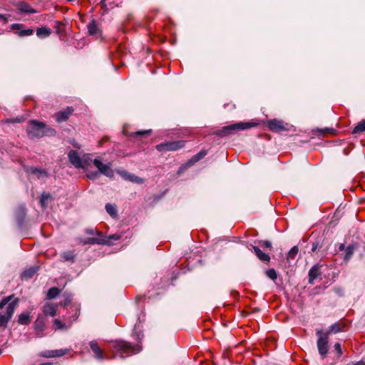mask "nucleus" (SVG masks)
I'll return each instance as SVG.
<instances>
[{"label": "nucleus", "mask_w": 365, "mask_h": 365, "mask_svg": "<svg viewBox=\"0 0 365 365\" xmlns=\"http://www.w3.org/2000/svg\"><path fill=\"white\" fill-rule=\"evenodd\" d=\"M13 295L6 297L0 302V327L6 328L18 305L19 299L11 301Z\"/></svg>", "instance_id": "obj_1"}, {"label": "nucleus", "mask_w": 365, "mask_h": 365, "mask_svg": "<svg viewBox=\"0 0 365 365\" xmlns=\"http://www.w3.org/2000/svg\"><path fill=\"white\" fill-rule=\"evenodd\" d=\"M26 132L29 138H40L44 135H54L56 131L54 129L46 125V123L32 120L29 122Z\"/></svg>", "instance_id": "obj_2"}, {"label": "nucleus", "mask_w": 365, "mask_h": 365, "mask_svg": "<svg viewBox=\"0 0 365 365\" xmlns=\"http://www.w3.org/2000/svg\"><path fill=\"white\" fill-rule=\"evenodd\" d=\"M113 347L123 355L128 356L140 351L139 347L132 346L129 343L123 341H115L113 342Z\"/></svg>", "instance_id": "obj_3"}, {"label": "nucleus", "mask_w": 365, "mask_h": 365, "mask_svg": "<svg viewBox=\"0 0 365 365\" xmlns=\"http://www.w3.org/2000/svg\"><path fill=\"white\" fill-rule=\"evenodd\" d=\"M257 123L252 122H240L230 125L225 126L220 131V135H225L232 131L239 130H247L257 126Z\"/></svg>", "instance_id": "obj_4"}, {"label": "nucleus", "mask_w": 365, "mask_h": 365, "mask_svg": "<svg viewBox=\"0 0 365 365\" xmlns=\"http://www.w3.org/2000/svg\"><path fill=\"white\" fill-rule=\"evenodd\" d=\"M266 124L271 131L275 133L289 130L290 127L287 123L276 118L267 120Z\"/></svg>", "instance_id": "obj_5"}, {"label": "nucleus", "mask_w": 365, "mask_h": 365, "mask_svg": "<svg viewBox=\"0 0 365 365\" xmlns=\"http://www.w3.org/2000/svg\"><path fill=\"white\" fill-rule=\"evenodd\" d=\"M185 145V141H171L160 143L156 146V149L160 152L163 151H175L178 150Z\"/></svg>", "instance_id": "obj_6"}, {"label": "nucleus", "mask_w": 365, "mask_h": 365, "mask_svg": "<svg viewBox=\"0 0 365 365\" xmlns=\"http://www.w3.org/2000/svg\"><path fill=\"white\" fill-rule=\"evenodd\" d=\"M318 336L317 348L319 354L324 358L328 352V336L321 331L317 332Z\"/></svg>", "instance_id": "obj_7"}, {"label": "nucleus", "mask_w": 365, "mask_h": 365, "mask_svg": "<svg viewBox=\"0 0 365 365\" xmlns=\"http://www.w3.org/2000/svg\"><path fill=\"white\" fill-rule=\"evenodd\" d=\"M94 165L98 168V171L106 175L108 178H113L114 175V172L111 168V164H104L100 160L95 159L93 160Z\"/></svg>", "instance_id": "obj_8"}, {"label": "nucleus", "mask_w": 365, "mask_h": 365, "mask_svg": "<svg viewBox=\"0 0 365 365\" xmlns=\"http://www.w3.org/2000/svg\"><path fill=\"white\" fill-rule=\"evenodd\" d=\"M46 329L45 319L41 314H39L34 322V329L36 334L38 337L43 336V331Z\"/></svg>", "instance_id": "obj_9"}, {"label": "nucleus", "mask_w": 365, "mask_h": 365, "mask_svg": "<svg viewBox=\"0 0 365 365\" xmlns=\"http://www.w3.org/2000/svg\"><path fill=\"white\" fill-rule=\"evenodd\" d=\"M11 29L16 30L18 36L21 37L31 36L34 34L33 29H25L24 26L21 24H13L11 26Z\"/></svg>", "instance_id": "obj_10"}, {"label": "nucleus", "mask_w": 365, "mask_h": 365, "mask_svg": "<svg viewBox=\"0 0 365 365\" xmlns=\"http://www.w3.org/2000/svg\"><path fill=\"white\" fill-rule=\"evenodd\" d=\"M73 113V109L72 107H67L65 110L59 111L56 113V120L58 123H63L68 120L70 116Z\"/></svg>", "instance_id": "obj_11"}, {"label": "nucleus", "mask_w": 365, "mask_h": 365, "mask_svg": "<svg viewBox=\"0 0 365 365\" xmlns=\"http://www.w3.org/2000/svg\"><path fill=\"white\" fill-rule=\"evenodd\" d=\"M118 173L123 179L136 184H143L145 181L144 179L135 175L130 174L125 170L118 171Z\"/></svg>", "instance_id": "obj_12"}, {"label": "nucleus", "mask_w": 365, "mask_h": 365, "mask_svg": "<svg viewBox=\"0 0 365 365\" xmlns=\"http://www.w3.org/2000/svg\"><path fill=\"white\" fill-rule=\"evenodd\" d=\"M68 158L72 165H73L76 168H83V162L78 155L77 151L76 150H71L68 153Z\"/></svg>", "instance_id": "obj_13"}, {"label": "nucleus", "mask_w": 365, "mask_h": 365, "mask_svg": "<svg viewBox=\"0 0 365 365\" xmlns=\"http://www.w3.org/2000/svg\"><path fill=\"white\" fill-rule=\"evenodd\" d=\"M58 304L46 302L42 307V311L46 316L54 317L57 312Z\"/></svg>", "instance_id": "obj_14"}, {"label": "nucleus", "mask_w": 365, "mask_h": 365, "mask_svg": "<svg viewBox=\"0 0 365 365\" xmlns=\"http://www.w3.org/2000/svg\"><path fill=\"white\" fill-rule=\"evenodd\" d=\"M68 352V349L50 350L43 352L41 356L45 358L60 357L66 354Z\"/></svg>", "instance_id": "obj_15"}, {"label": "nucleus", "mask_w": 365, "mask_h": 365, "mask_svg": "<svg viewBox=\"0 0 365 365\" xmlns=\"http://www.w3.org/2000/svg\"><path fill=\"white\" fill-rule=\"evenodd\" d=\"M89 344H90V347H91V350L93 352V354H95L96 357L99 360L103 359L105 357L104 354H103L102 349L98 346L97 341H91Z\"/></svg>", "instance_id": "obj_16"}, {"label": "nucleus", "mask_w": 365, "mask_h": 365, "mask_svg": "<svg viewBox=\"0 0 365 365\" xmlns=\"http://www.w3.org/2000/svg\"><path fill=\"white\" fill-rule=\"evenodd\" d=\"M252 248H253V250H254L255 255L261 261H263V262H269V259H270L269 256L267 254L263 252L258 247L253 246Z\"/></svg>", "instance_id": "obj_17"}, {"label": "nucleus", "mask_w": 365, "mask_h": 365, "mask_svg": "<svg viewBox=\"0 0 365 365\" xmlns=\"http://www.w3.org/2000/svg\"><path fill=\"white\" fill-rule=\"evenodd\" d=\"M88 31L90 35L96 36L100 34L99 28L97 25L96 20H92L88 24Z\"/></svg>", "instance_id": "obj_18"}, {"label": "nucleus", "mask_w": 365, "mask_h": 365, "mask_svg": "<svg viewBox=\"0 0 365 365\" xmlns=\"http://www.w3.org/2000/svg\"><path fill=\"white\" fill-rule=\"evenodd\" d=\"M17 8L19 10H20L22 12L29 13V14L35 13V11L31 7V6L24 1L19 2L17 4Z\"/></svg>", "instance_id": "obj_19"}, {"label": "nucleus", "mask_w": 365, "mask_h": 365, "mask_svg": "<svg viewBox=\"0 0 365 365\" xmlns=\"http://www.w3.org/2000/svg\"><path fill=\"white\" fill-rule=\"evenodd\" d=\"M18 322L22 325H27L31 322V316L29 313H21L19 315Z\"/></svg>", "instance_id": "obj_20"}, {"label": "nucleus", "mask_w": 365, "mask_h": 365, "mask_svg": "<svg viewBox=\"0 0 365 365\" xmlns=\"http://www.w3.org/2000/svg\"><path fill=\"white\" fill-rule=\"evenodd\" d=\"M53 324L58 330H67L71 327V323L66 324L58 319H54Z\"/></svg>", "instance_id": "obj_21"}, {"label": "nucleus", "mask_w": 365, "mask_h": 365, "mask_svg": "<svg viewBox=\"0 0 365 365\" xmlns=\"http://www.w3.org/2000/svg\"><path fill=\"white\" fill-rule=\"evenodd\" d=\"M355 249H356V246L354 245H350L346 247L345 251H344L345 252V255H344V260L345 261H349L351 258Z\"/></svg>", "instance_id": "obj_22"}, {"label": "nucleus", "mask_w": 365, "mask_h": 365, "mask_svg": "<svg viewBox=\"0 0 365 365\" xmlns=\"http://www.w3.org/2000/svg\"><path fill=\"white\" fill-rule=\"evenodd\" d=\"M205 151H201L194 155L192 159L188 162V165H192L200 160L202 159L206 155Z\"/></svg>", "instance_id": "obj_23"}, {"label": "nucleus", "mask_w": 365, "mask_h": 365, "mask_svg": "<svg viewBox=\"0 0 365 365\" xmlns=\"http://www.w3.org/2000/svg\"><path fill=\"white\" fill-rule=\"evenodd\" d=\"M319 274V268L314 266L313 267L309 272V282H312L314 279H315Z\"/></svg>", "instance_id": "obj_24"}, {"label": "nucleus", "mask_w": 365, "mask_h": 365, "mask_svg": "<svg viewBox=\"0 0 365 365\" xmlns=\"http://www.w3.org/2000/svg\"><path fill=\"white\" fill-rule=\"evenodd\" d=\"M37 269L38 267H31L23 272L22 277L25 279L31 278L37 272Z\"/></svg>", "instance_id": "obj_25"}, {"label": "nucleus", "mask_w": 365, "mask_h": 365, "mask_svg": "<svg viewBox=\"0 0 365 365\" xmlns=\"http://www.w3.org/2000/svg\"><path fill=\"white\" fill-rule=\"evenodd\" d=\"M60 294V289L56 287H52L47 292V298L49 299H54Z\"/></svg>", "instance_id": "obj_26"}, {"label": "nucleus", "mask_w": 365, "mask_h": 365, "mask_svg": "<svg viewBox=\"0 0 365 365\" xmlns=\"http://www.w3.org/2000/svg\"><path fill=\"white\" fill-rule=\"evenodd\" d=\"M51 34L50 29L46 27H41L37 29L36 35L39 37H46Z\"/></svg>", "instance_id": "obj_27"}, {"label": "nucleus", "mask_w": 365, "mask_h": 365, "mask_svg": "<svg viewBox=\"0 0 365 365\" xmlns=\"http://www.w3.org/2000/svg\"><path fill=\"white\" fill-rule=\"evenodd\" d=\"M106 212L111 216L115 217L117 215V210L115 205H111L110 203L106 204Z\"/></svg>", "instance_id": "obj_28"}, {"label": "nucleus", "mask_w": 365, "mask_h": 365, "mask_svg": "<svg viewBox=\"0 0 365 365\" xmlns=\"http://www.w3.org/2000/svg\"><path fill=\"white\" fill-rule=\"evenodd\" d=\"M365 131V119L360 121L354 128L353 133H359Z\"/></svg>", "instance_id": "obj_29"}, {"label": "nucleus", "mask_w": 365, "mask_h": 365, "mask_svg": "<svg viewBox=\"0 0 365 365\" xmlns=\"http://www.w3.org/2000/svg\"><path fill=\"white\" fill-rule=\"evenodd\" d=\"M51 199V197L48 194H42L40 200V203L42 207H46L48 200Z\"/></svg>", "instance_id": "obj_30"}, {"label": "nucleus", "mask_w": 365, "mask_h": 365, "mask_svg": "<svg viewBox=\"0 0 365 365\" xmlns=\"http://www.w3.org/2000/svg\"><path fill=\"white\" fill-rule=\"evenodd\" d=\"M101 6L106 10L113 9L118 6L117 4H114L113 2L109 1V0H102L101 1Z\"/></svg>", "instance_id": "obj_31"}, {"label": "nucleus", "mask_w": 365, "mask_h": 365, "mask_svg": "<svg viewBox=\"0 0 365 365\" xmlns=\"http://www.w3.org/2000/svg\"><path fill=\"white\" fill-rule=\"evenodd\" d=\"M62 258L65 261H73L74 259V255L71 252H65L61 255Z\"/></svg>", "instance_id": "obj_32"}, {"label": "nucleus", "mask_w": 365, "mask_h": 365, "mask_svg": "<svg viewBox=\"0 0 365 365\" xmlns=\"http://www.w3.org/2000/svg\"><path fill=\"white\" fill-rule=\"evenodd\" d=\"M87 243L106 245L108 243V241H103V239L101 240L98 238L92 237L88 240Z\"/></svg>", "instance_id": "obj_33"}, {"label": "nucleus", "mask_w": 365, "mask_h": 365, "mask_svg": "<svg viewBox=\"0 0 365 365\" xmlns=\"http://www.w3.org/2000/svg\"><path fill=\"white\" fill-rule=\"evenodd\" d=\"M121 237V235H119V234H114V235H110L109 236H108L106 237V239H103V241H108V245L110 244V242L112 241V240H120Z\"/></svg>", "instance_id": "obj_34"}, {"label": "nucleus", "mask_w": 365, "mask_h": 365, "mask_svg": "<svg viewBox=\"0 0 365 365\" xmlns=\"http://www.w3.org/2000/svg\"><path fill=\"white\" fill-rule=\"evenodd\" d=\"M342 330L339 324H334L330 327L329 333H337Z\"/></svg>", "instance_id": "obj_35"}, {"label": "nucleus", "mask_w": 365, "mask_h": 365, "mask_svg": "<svg viewBox=\"0 0 365 365\" xmlns=\"http://www.w3.org/2000/svg\"><path fill=\"white\" fill-rule=\"evenodd\" d=\"M266 274H267V276L269 278H270V279H273V280L276 279H277V272H276V271H275L274 269H268V270L266 272Z\"/></svg>", "instance_id": "obj_36"}, {"label": "nucleus", "mask_w": 365, "mask_h": 365, "mask_svg": "<svg viewBox=\"0 0 365 365\" xmlns=\"http://www.w3.org/2000/svg\"><path fill=\"white\" fill-rule=\"evenodd\" d=\"M151 133V130H140L135 132L134 133V136L138 137V136H145V135H149Z\"/></svg>", "instance_id": "obj_37"}, {"label": "nucleus", "mask_w": 365, "mask_h": 365, "mask_svg": "<svg viewBox=\"0 0 365 365\" xmlns=\"http://www.w3.org/2000/svg\"><path fill=\"white\" fill-rule=\"evenodd\" d=\"M9 17H10L9 14H0V23H1L2 25H6L9 21Z\"/></svg>", "instance_id": "obj_38"}, {"label": "nucleus", "mask_w": 365, "mask_h": 365, "mask_svg": "<svg viewBox=\"0 0 365 365\" xmlns=\"http://www.w3.org/2000/svg\"><path fill=\"white\" fill-rule=\"evenodd\" d=\"M298 251H299V250H298L297 247H296V246L293 247L289 252V254H288L289 257L294 258L296 256V255L298 253Z\"/></svg>", "instance_id": "obj_39"}, {"label": "nucleus", "mask_w": 365, "mask_h": 365, "mask_svg": "<svg viewBox=\"0 0 365 365\" xmlns=\"http://www.w3.org/2000/svg\"><path fill=\"white\" fill-rule=\"evenodd\" d=\"M334 350L337 352L338 356H341L342 355V349L341 344L339 343H336L334 346Z\"/></svg>", "instance_id": "obj_40"}, {"label": "nucleus", "mask_w": 365, "mask_h": 365, "mask_svg": "<svg viewBox=\"0 0 365 365\" xmlns=\"http://www.w3.org/2000/svg\"><path fill=\"white\" fill-rule=\"evenodd\" d=\"M86 176L91 180H96L98 178L99 174L97 172L87 173Z\"/></svg>", "instance_id": "obj_41"}, {"label": "nucleus", "mask_w": 365, "mask_h": 365, "mask_svg": "<svg viewBox=\"0 0 365 365\" xmlns=\"http://www.w3.org/2000/svg\"><path fill=\"white\" fill-rule=\"evenodd\" d=\"M259 246H261L262 247L271 248V247H272V244L269 241H262V242H259Z\"/></svg>", "instance_id": "obj_42"}, {"label": "nucleus", "mask_w": 365, "mask_h": 365, "mask_svg": "<svg viewBox=\"0 0 365 365\" xmlns=\"http://www.w3.org/2000/svg\"><path fill=\"white\" fill-rule=\"evenodd\" d=\"M21 121H23V119L21 118H16L11 119L9 120V122H11V123H20Z\"/></svg>", "instance_id": "obj_43"}, {"label": "nucleus", "mask_w": 365, "mask_h": 365, "mask_svg": "<svg viewBox=\"0 0 365 365\" xmlns=\"http://www.w3.org/2000/svg\"><path fill=\"white\" fill-rule=\"evenodd\" d=\"M69 302H70V299H66L64 302H60L59 304L61 305V306L66 307Z\"/></svg>", "instance_id": "obj_44"}, {"label": "nucleus", "mask_w": 365, "mask_h": 365, "mask_svg": "<svg viewBox=\"0 0 365 365\" xmlns=\"http://www.w3.org/2000/svg\"><path fill=\"white\" fill-rule=\"evenodd\" d=\"M346 247H345V245L344 244H341L339 245V250L340 251H342V250H344L345 251V249H346Z\"/></svg>", "instance_id": "obj_45"}, {"label": "nucleus", "mask_w": 365, "mask_h": 365, "mask_svg": "<svg viewBox=\"0 0 365 365\" xmlns=\"http://www.w3.org/2000/svg\"><path fill=\"white\" fill-rule=\"evenodd\" d=\"M39 365H53V364L51 362H46V363L41 364Z\"/></svg>", "instance_id": "obj_46"}, {"label": "nucleus", "mask_w": 365, "mask_h": 365, "mask_svg": "<svg viewBox=\"0 0 365 365\" xmlns=\"http://www.w3.org/2000/svg\"><path fill=\"white\" fill-rule=\"evenodd\" d=\"M317 245H313L312 250L313 252H314V251L317 250Z\"/></svg>", "instance_id": "obj_47"}]
</instances>
